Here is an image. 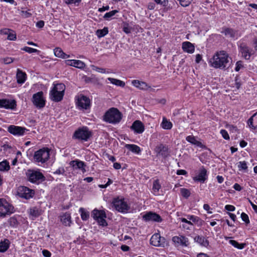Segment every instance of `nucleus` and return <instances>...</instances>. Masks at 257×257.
Returning a JSON list of instances; mask_svg holds the SVG:
<instances>
[{"label": "nucleus", "instance_id": "obj_1", "mask_svg": "<svg viewBox=\"0 0 257 257\" xmlns=\"http://www.w3.org/2000/svg\"><path fill=\"white\" fill-rule=\"evenodd\" d=\"M231 58L224 51L216 52L208 60L209 65L215 68L224 69L228 64Z\"/></svg>", "mask_w": 257, "mask_h": 257}, {"label": "nucleus", "instance_id": "obj_2", "mask_svg": "<svg viewBox=\"0 0 257 257\" xmlns=\"http://www.w3.org/2000/svg\"><path fill=\"white\" fill-rule=\"evenodd\" d=\"M111 204L114 209L122 213H127L131 209L130 204L128 200L122 196L113 198Z\"/></svg>", "mask_w": 257, "mask_h": 257}, {"label": "nucleus", "instance_id": "obj_3", "mask_svg": "<svg viewBox=\"0 0 257 257\" xmlns=\"http://www.w3.org/2000/svg\"><path fill=\"white\" fill-rule=\"evenodd\" d=\"M65 90V86L64 84L53 83L49 93L50 98L55 102L61 101L64 96Z\"/></svg>", "mask_w": 257, "mask_h": 257}, {"label": "nucleus", "instance_id": "obj_4", "mask_svg": "<svg viewBox=\"0 0 257 257\" xmlns=\"http://www.w3.org/2000/svg\"><path fill=\"white\" fill-rule=\"evenodd\" d=\"M122 118L121 113L114 107L109 109L103 116V120L108 123L116 124L119 123Z\"/></svg>", "mask_w": 257, "mask_h": 257}, {"label": "nucleus", "instance_id": "obj_5", "mask_svg": "<svg viewBox=\"0 0 257 257\" xmlns=\"http://www.w3.org/2000/svg\"><path fill=\"white\" fill-rule=\"evenodd\" d=\"M92 135L91 131L87 126L78 128L74 133L72 138L74 139L86 142Z\"/></svg>", "mask_w": 257, "mask_h": 257}, {"label": "nucleus", "instance_id": "obj_6", "mask_svg": "<svg viewBox=\"0 0 257 257\" xmlns=\"http://www.w3.org/2000/svg\"><path fill=\"white\" fill-rule=\"evenodd\" d=\"M50 157V150L47 148L41 149L35 152L34 160L37 163L44 164Z\"/></svg>", "mask_w": 257, "mask_h": 257}, {"label": "nucleus", "instance_id": "obj_7", "mask_svg": "<svg viewBox=\"0 0 257 257\" xmlns=\"http://www.w3.org/2000/svg\"><path fill=\"white\" fill-rule=\"evenodd\" d=\"M14 212V206L5 199L0 198V217H5Z\"/></svg>", "mask_w": 257, "mask_h": 257}, {"label": "nucleus", "instance_id": "obj_8", "mask_svg": "<svg viewBox=\"0 0 257 257\" xmlns=\"http://www.w3.org/2000/svg\"><path fill=\"white\" fill-rule=\"evenodd\" d=\"M75 103L77 108L80 110H86L90 107V99L83 94H78L75 97Z\"/></svg>", "mask_w": 257, "mask_h": 257}, {"label": "nucleus", "instance_id": "obj_9", "mask_svg": "<svg viewBox=\"0 0 257 257\" xmlns=\"http://www.w3.org/2000/svg\"><path fill=\"white\" fill-rule=\"evenodd\" d=\"M91 215L99 225L105 226L107 225L105 220L106 215L104 210L95 209L92 211Z\"/></svg>", "mask_w": 257, "mask_h": 257}, {"label": "nucleus", "instance_id": "obj_10", "mask_svg": "<svg viewBox=\"0 0 257 257\" xmlns=\"http://www.w3.org/2000/svg\"><path fill=\"white\" fill-rule=\"evenodd\" d=\"M27 176L29 180L32 183H39L44 180L43 175L38 171L28 170Z\"/></svg>", "mask_w": 257, "mask_h": 257}, {"label": "nucleus", "instance_id": "obj_11", "mask_svg": "<svg viewBox=\"0 0 257 257\" xmlns=\"http://www.w3.org/2000/svg\"><path fill=\"white\" fill-rule=\"evenodd\" d=\"M32 101L34 104L38 108H43L45 106L46 101L42 91L38 92L33 96Z\"/></svg>", "mask_w": 257, "mask_h": 257}, {"label": "nucleus", "instance_id": "obj_12", "mask_svg": "<svg viewBox=\"0 0 257 257\" xmlns=\"http://www.w3.org/2000/svg\"><path fill=\"white\" fill-rule=\"evenodd\" d=\"M150 243L157 247H164L167 244L165 238L162 237L159 233H155L152 236Z\"/></svg>", "mask_w": 257, "mask_h": 257}, {"label": "nucleus", "instance_id": "obj_13", "mask_svg": "<svg viewBox=\"0 0 257 257\" xmlns=\"http://www.w3.org/2000/svg\"><path fill=\"white\" fill-rule=\"evenodd\" d=\"M32 190L25 186H20L17 189V194L20 197L26 199L32 198L34 195Z\"/></svg>", "mask_w": 257, "mask_h": 257}, {"label": "nucleus", "instance_id": "obj_14", "mask_svg": "<svg viewBox=\"0 0 257 257\" xmlns=\"http://www.w3.org/2000/svg\"><path fill=\"white\" fill-rule=\"evenodd\" d=\"M208 178L207 170L204 168H201L193 177V180L197 182L203 183Z\"/></svg>", "mask_w": 257, "mask_h": 257}, {"label": "nucleus", "instance_id": "obj_15", "mask_svg": "<svg viewBox=\"0 0 257 257\" xmlns=\"http://www.w3.org/2000/svg\"><path fill=\"white\" fill-rule=\"evenodd\" d=\"M172 241L176 246H187L189 244L188 238L182 235L173 236Z\"/></svg>", "mask_w": 257, "mask_h": 257}, {"label": "nucleus", "instance_id": "obj_16", "mask_svg": "<svg viewBox=\"0 0 257 257\" xmlns=\"http://www.w3.org/2000/svg\"><path fill=\"white\" fill-rule=\"evenodd\" d=\"M26 130L25 127L14 125H11L8 128V132L15 136H23Z\"/></svg>", "mask_w": 257, "mask_h": 257}, {"label": "nucleus", "instance_id": "obj_17", "mask_svg": "<svg viewBox=\"0 0 257 257\" xmlns=\"http://www.w3.org/2000/svg\"><path fill=\"white\" fill-rule=\"evenodd\" d=\"M16 106L15 100L2 99H0V108L14 109Z\"/></svg>", "mask_w": 257, "mask_h": 257}, {"label": "nucleus", "instance_id": "obj_18", "mask_svg": "<svg viewBox=\"0 0 257 257\" xmlns=\"http://www.w3.org/2000/svg\"><path fill=\"white\" fill-rule=\"evenodd\" d=\"M131 128L135 134H141L144 132L145 126L142 121L137 120L133 123Z\"/></svg>", "mask_w": 257, "mask_h": 257}, {"label": "nucleus", "instance_id": "obj_19", "mask_svg": "<svg viewBox=\"0 0 257 257\" xmlns=\"http://www.w3.org/2000/svg\"><path fill=\"white\" fill-rule=\"evenodd\" d=\"M143 219L146 221H153L158 222H161V216L156 213L149 212L143 215Z\"/></svg>", "mask_w": 257, "mask_h": 257}, {"label": "nucleus", "instance_id": "obj_20", "mask_svg": "<svg viewBox=\"0 0 257 257\" xmlns=\"http://www.w3.org/2000/svg\"><path fill=\"white\" fill-rule=\"evenodd\" d=\"M65 63L68 66L74 67L79 69H83L85 67V63L79 60H66L65 61Z\"/></svg>", "mask_w": 257, "mask_h": 257}, {"label": "nucleus", "instance_id": "obj_21", "mask_svg": "<svg viewBox=\"0 0 257 257\" xmlns=\"http://www.w3.org/2000/svg\"><path fill=\"white\" fill-rule=\"evenodd\" d=\"M70 165L74 169H79L81 170L83 173L86 172V169L85 168V164L83 162L81 161L78 160L72 161L70 162Z\"/></svg>", "mask_w": 257, "mask_h": 257}, {"label": "nucleus", "instance_id": "obj_22", "mask_svg": "<svg viewBox=\"0 0 257 257\" xmlns=\"http://www.w3.org/2000/svg\"><path fill=\"white\" fill-rule=\"evenodd\" d=\"M182 49L184 52L192 54L195 51V46L194 44L188 41H185L182 43Z\"/></svg>", "mask_w": 257, "mask_h": 257}, {"label": "nucleus", "instance_id": "obj_23", "mask_svg": "<svg viewBox=\"0 0 257 257\" xmlns=\"http://www.w3.org/2000/svg\"><path fill=\"white\" fill-rule=\"evenodd\" d=\"M239 52L244 59H249L251 56L250 50L245 44H242L240 45Z\"/></svg>", "mask_w": 257, "mask_h": 257}, {"label": "nucleus", "instance_id": "obj_24", "mask_svg": "<svg viewBox=\"0 0 257 257\" xmlns=\"http://www.w3.org/2000/svg\"><path fill=\"white\" fill-rule=\"evenodd\" d=\"M132 84L135 87L143 90H148L150 88V86L147 83L138 80H132Z\"/></svg>", "mask_w": 257, "mask_h": 257}, {"label": "nucleus", "instance_id": "obj_25", "mask_svg": "<svg viewBox=\"0 0 257 257\" xmlns=\"http://www.w3.org/2000/svg\"><path fill=\"white\" fill-rule=\"evenodd\" d=\"M227 37L233 39H237L240 35L237 31L230 28H226L222 32Z\"/></svg>", "mask_w": 257, "mask_h": 257}, {"label": "nucleus", "instance_id": "obj_26", "mask_svg": "<svg viewBox=\"0 0 257 257\" xmlns=\"http://www.w3.org/2000/svg\"><path fill=\"white\" fill-rule=\"evenodd\" d=\"M195 242L198 243L200 245L208 247L209 245V242L206 238L203 236H196L194 237Z\"/></svg>", "mask_w": 257, "mask_h": 257}, {"label": "nucleus", "instance_id": "obj_27", "mask_svg": "<svg viewBox=\"0 0 257 257\" xmlns=\"http://www.w3.org/2000/svg\"><path fill=\"white\" fill-rule=\"evenodd\" d=\"M155 152L157 155L166 157L168 155V148L162 144L159 145L155 148Z\"/></svg>", "mask_w": 257, "mask_h": 257}, {"label": "nucleus", "instance_id": "obj_28", "mask_svg": "<svg viewBox=\"0 0 257 257\" xmlns=\"http://www.w3.org/2000/svg\"><path fill=\"white\" fill-rule=\"evenodd\" d=\"M179 219L182 223L181 226L184 230H191L193 228V222L185 218H179Z\"/></svg>", "mask_w": 257, "mask_h": 257}, {"label": "nucleus", "instance_id": "obj_29", "mask_svg": "<svg viewBox=\"0 0 257 257\" xmlns=\"http://www.w3.org/2000/svg\"><path fill=\"white\" fill-rule=\"evenodd\" d=\"M54 53L56 57L62 59H67L70 57V56L65 54L60 48H56L54 49Z\"/></svg>", "mask_w": 257, "mask_h": 257}, {"label": "nucleus", "instance_id": "obj_30", "mask_svg": "<svg viewBox=\"0 0 257 257\" xmlns=\"http://www.w3.org/2000/svg\"><path fill=\"white\" fill-rule=\"evenodd\" d=\"M186 216V219L193 222V225L194 224H197L198 225H201L202 224L203 221L199 217L190 214L187 215Z\"/></svg>", "mask_w": 257, "mask_h": 257}, {"label": "nucleus", "instance_id": "obj_31", "mask_svg": "<svg viewBox=\"0 0 257 257\" xmlns=\"http://www.w3.org/2000/svg\"><path fill=\"white\" fill-rule=\"evenodd\" d=\"M10 241L8 239H5L0 241V252H6L9 248Z\"/></svg>", "mask_w": 257, "mask_h": 257}, {"label": "nucleus", "instance_id": "obj_32", "mask_svg": "<svg viewBox=\"0 0 257 257\" xmlns=\"http://www.w3.org/2000/svg\"><path fill=\"white\" fill-rule=\"evenodd\" d=\"M125 148L132 152L136 154H139L141 152L140 147L134 144H125Z\"/></svg>", "mask_w": 257, "mask_h": 257}, {"label": "nucleus", "instance_id": "obj_33", "mask_svg": "<svg viewBox=\"0 0 257 257\" xmlns=\"http://www.w3.org/2000/svg\"><path fill=\"white\" fill-rule=\"evenodd\" d=\"M17 79L18 83H24L26 80V73L18 69L17 73Z\"/></svg>", "mask_w": 257, "mask_h": 257}, {"label": "nucleus", "instance_id": "obj_34", "mask_svg": "<svg viewBox=\"0 0 257 257\" xmlns=\"http://www.w3.org/2000/svg\"><path fill=\"white\" fill-rule=\"evenodd\" d=\"M161 126L164 130H171L173 126V124L169 120L163 117Z\"/></svg>", "mask_w": 257, "mask_h": 257}, {"label": "nucleus", "instance_id": "obj_35", "mask_svg": "<svg viewBox=\"0 0 257 257\" xmlns=\"http://www.w3.org/2000/svg\"><path fill=\"white\" fill-rule=\"evenodd\" d=\"M107 80L109 81L111 84L115 85L117 86H119L121 87H124L125 86V82L120 80L110 77L108 78Z\"/></svg>", "mask_w": 257, "mask_h": 257}, {"label": "nucleus", "instance_id": "obj_36", "mask_svg": "<svg viewBox=\"0 0 257 257\" xmlns=\"http://www.w3.org/2000/svg\"><path fill=\"white\" fill-rule=\"evenodd\" d=\"M79 212L80 213L81 219L86 221L89 218V212L86 209L83 208H80L79 209Z\"/></svg>", "mask_w": 257, "mask_h": 257}, {"label": "nucleus", "instance_id": "obj_37", "mask_svg": "<svg viewBox=\"0 0 257 257\" xmlns=\"http://www.w3.org/2000/svg\"><path fill=\"white\" fill-rule=\"evenodd\" d=\"M186 139L187 142L190 143L191 144L195 145L198 147H202V146L201 143L197 141L194 136H187Z\"/></svg>", "mask_w": 257, "mask_h": 257}, {"label": "nucleus", "instance_id": "obj_38", "mask_svg": "<svg viewBox=\"0 0 257 257\" xmlns=\"http://www.w3.org/2000/svg\"><path fill=\"white\" fill-rule=\"evenodd\" d=\"M161 185L159 183V180H155L153 183L152 193L155 195H159V191Z\"/></svg>", "mask_w": 257, "mask_h": 257}, {"label": "nucleus", "instance_id": "obj_39", "mask_svg": "<svg viewBox=\"0 0 257 257\" xmlns=\"http://www.w3.org/2000/svg\"><path fill=\"white\" fill-rule=\"evenodd\" d=\"M229 243L233 246L234 247L239 249H242L244 248L246 245L245 243H239L237 241L234 240H229Z\"/></svg>", "mask_w": 257, "mask_h": 257}, {"label": "nucleus", "instance_id": "obj_40", "mask_svg": "<svg viewBox=\"0 0 257 257\" xmlns=\"http://www.w3.org/2000/svg\"><path fill=\"white\" fill-rule=\"evenodd\" d=\"M61 220L65 225H69L71 223V216L69 213H65L61 216Z\"/></svg>", "mask_w": 257, "mask_h": 257}, {"label": "nucleus", "instance_id": "obj_41", "mask_svg": "<svg viewBox=\"0 0 257 257\" xmlns=\"http://www.w3.org/2000/svg\"><path fill=\"white\" fill-rule=\"evenodd\" d=\"M108 33V28L104 27L102 29L97 30L96 32V34L99 38H101L105 36Z\"/></svg>", "mask_w": 257, "mask_h": 257}, {"label": "nucleus", "instance_id": "obj_42", "mask_svg": "<svg viewBox=\"0 0 257 257\" xmlns=\"http://www.w3.org/2000/svg\"><path fill=\"white\" fill-rule=\"evenodd\" d=\"M10 168L9 163L7 161H3L0 162V171H8Z\"/></svg>", "mask_w": 257, "mask_h": 257}, {"label": "nucleus", "instance_id": "obj_43", "mask_svg": "<svg viewBox=\"0 0 257 257\" xmlns=\"http://www.w3.org/2000/svg\"><path fill=\"white\" fill-rule=\"evenodd\" d=\"M22 50L28 53H37L39 54L40 51L36 49L32 48L29 47H24L21 49Z\"/></svg>", "mask_w": 257, "mask_h": 257}, {"label": "nucleus", "instance_id": "obj_44", "mask_svg": "<svg viewBox=\"0 0 257 257\" xmlns=\"http://www.w3.org/2000/svg\"><path fill=\"white\" fill-rule=\"evenodd\" d=\"M118 11L117 10H113L108 13H106L103 16V18L107 20H109V19L114 16Z\"/></svg>", "mask_w": 257, "mask_h": 257}, {"label": "nucleus", "instance_id": "obj_45", "mask_svg": "<svg viewBox=\"0 0 257 257\" xmlns=\"http://www.w3.org/2000/svg\"><path fill=\"white\" fill-rule=\"evenodd\" d=\"M238 168L240 171H246L247 170L246 163L245 161H240L238 164Z\"/></svg>", "mask_w": 257, "mask_h": 257}, {"label": "nucleus", "instance_id": "obj_46", "mask_svg": "<svg viewBox=\"0 0 257 257\" xmlns=\"http://www.w3.org/2000/svg\"><path fill=\"white\" fill-rule=\"evenodd\" d=\"M180 193L181 195L186 198H187L190 195V192L189 190L185 188H181Z\"/></svg>", "mask_w": 257, "mask_h": 257}, {"label": "nucleus", "instance_id": "obj_47", "mask_svg": "<svg viewBox=\"0 0 257 257\" xmlns=\"http://www.w3.org/2000/svg\"><path fill=\"white\" fill-rule=\"evenodd\" d=\"M65 4L67 5H74L77 6L81 3L82 0H64Z\"/></svg>", "mask_w": 257, "mask_h": 257}, {"label": "nucleus", "instance_id": "obj_48", "mask_svg": "<svg viewBox=\"0 0 257 257\" xmlns=\"http://www.w3.org/2000/svg\"><path fill=\"white\" fill-rule=\"evenodd\" d=\"M92 67L93 70L97 72L100 73H109V72L104 68L98 67L95 66H92Z\"/></svg>", "mask_w": 257, "mask_h": 257}, {"label": "nucleus", "instance_id": "obj_49", "mask_svg": "<svg viewBox=\"0 0 257 257\" xmlns=\"http://www.w3.org/2000/svg\"><path fill=\"white\" fill-rule=\"evenodd\" d=\"M7 39L10 41H15L17 39L16 33L13 30L11 31V32L9 33Z\"/></svg>", "mask_w": 257, "mask_h": 257}, {"label": "nucleus", "instance_id": "obj_50", "mask_svg": "<svg viewBox=\"0 0 257 257\" xmlns=\"http://www.w3.org/2000/svg\"><path fill=\"white\" fill-rule=\"evenodd\" d=\"M181 6L186 7L189 6L192 0H177Z\"/></svg>", "mask_w": 257, "mask_h": 257}, {"label": "nucleus", "instance_id": "obj_51", "mask_svg": "<svg viewBox=\"0 0 257 257\" xmlns=\"http://www.w3.org/2000/svg\"><path fill=\"white\" fill-rule=\"evenodd\" d=\"M30 214L32 216L36 217L39 215V211L36 208H33L30 210Z\"/></svg>", "mask_w": 257, "mask_h": 257}, {"label": "nucleus", "instance_id": "obj_52", "mask_svg": "<svg viewBox=\"0 0 257 257\" xmlns=\"http://www.w3.org/2000/svg\"><path fill=\"white\" fill-rule=\"evenodd\" d=\"M241 219L244 222H245V223L248 224L249 223V219L248 216L246 213L242 212L241 214Z\"/></svg>", "mask_w": 257, "mask_h": 257}, {"label": "nucleus", "instance_id": "obj_53", "mask_svg": "<svg viewBox=\"0 0 257 257\" xmlns=\"http://www.w3.org/2000/svg\"><path fill=\"white\" fill-rule=\"evenodd\" d=\"M242 68H243L242 62L241 61H237L235 64V70L236 72H238Z\"/></svg>", "mask_w": 257, "mask_h": 257}, {"label": "nucleus", "instance_id": "obj_54", "mask_svg": "<svg viewBox=\"0 0 257 257\" xmlns=\"http://www.w3.org/2000/svg\"><path fill=\"white\" fill-rule=\"evenodd\" d=\"M256 115H257V112L256 113H255L248 120V121H247V123H248V125H249V126L250 127H251V128H253L254 127V128H257V126L254 127L253 125V117L254 116H255Z\"/></svg>", "mask_w": 257, "mask_h": 257}, {"label": "nucleus", "instance_id": "obj_55", "mask_svg": "<svg viewBox=\"0 0 257 257\" xmlns=\"http://www.w3.org/2000/svg\"><path fill=\"white\" fill-rule=\"evenodd\" d=\"M220 134L222 135V137L225 139V140H229V136L227 133V132L225 130H221L220 131Z\"/></svg>", "mask_w": 257, "mask_h": 257}, {"label": "nucleus", "instance_id": "obj_56", "mask_svg": "<svg viewBox=\"0 0 257 257\" xmlns=\"http://www.w3.org/2000/svg\"><path fill=\"white\" fill-rule=\"evenodd\" d=\"M9 222L10 224L13 226H15L17 224V220L15 217L10 218Z\"/></svg>", "mask_w": 257, "mask_h": 257}, {"label": "nucleus", "instance_id": "obj_57", "mask_svg": "<svg viewBox=\"0 0 257 257\" xmlns=\"http://www.w3.org/2000/svg\"><path fill=\"white\" fill-rule=\"evenodd\" d=\"M123 31L126 34H129L131 32V29L128 26V24H124L123 27Z\"/></svg>", "mask_w": 257, "mask_h": 257}, {"label": "nucleus", "instance_id": "obj_58", "mask_svg": "<svg viewBox=\"0 0 257 257\" xmlns=\"http://www.w3.org/2000/svg\"><path fill=\"white\" fill-rule=\"evenodd\" d=\"M11 30L9 29H3L0 31V34L4 35H9V33L11 32Z\"/></svg>", "mask_w": 257, "mask_h": 257}, {"label": "nucleus", "instance_id": "obj_59", "mask_svg": "<svg viewBox=\"0 0 257 257\" xmlns=\"http://www.w3.org/2000/svg\"><path fill=\"white\" fill-rule=\"evenodd\" d=\"M155 1L157 4L163 5L164 6H166L168 3L167 0H155Z\"/></svg>", "mask_w": 257, "mask_h": 257}, {"label": "nucleus", "instance_id": "obj_60", "mask_svg": "<svg viewBox=\"0 0 257 257\" xmlns=\"http://www.w3.org/2000/svg\"><path fill=\"white\" fill-rule=\"evenodd\" d=\"M225 209L229 211H233L235 210V208L234 206L231 205H226L225 206Z\"/></svg>", "mask_w": 257, "mask_h": 257}, {"label": "nucleus", "instance_id": "obj_61", "mask_svg": "<svg viewBox=\"0 0 257 257\" xmlns=\"http://www.w3.org/2000/svg\"><path fill=\"white\" fill-rule=\"evenodd\" d=\"M64 172H65V170H64V168H59L58 169H57L56 170V171L54 172V173L56 174L60 175V174H63L64 173Z\"/></svg>", "mask_w": 257, "mask_h": 257}, {"label": "nucleus", "instance_id": "obj_62", "mask_svg": "<svg viewBox=\"0 0 257 257\" xmlns=\"http://www.w3.org/2000/svg\"><path fill=\"white\" fill-rule=\"evenodd\" d=\"M42 254L45 257H51V253L46 249L43 250Z\"/></svg>", "mask_w": 257, "mask_h": 257}, {"label": "nucleus", "instance_id": "obj_63", "mask_svg": "<svg viewBox=\"0 0 257 257\" xmlns=\"http://www.w3.org/2000/svg\"><path fill=\"white\" fill-rule=\"evenodd\" d=\"M13 62V59L11 57H7L4 59V62L5 64H10Z\"/></svg>", "mask_w": 257, "mask_h": 257}, {"label": "nucleus", "instance_id": "obj_64", "mask_svg": "<svg viewBox=\"0 0 257 257\" xmlns=\"http://www.w3.org/2000/svg\"><path fill=\"white\" fill-rule=\"evenodd\" d=\"M44 22L43 21H39L36 23V27L39 28H42L44 26Z\"/></svg>", "mask_w": 257, "mask_h": 257}]
</instances>
